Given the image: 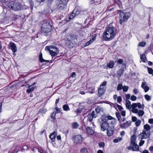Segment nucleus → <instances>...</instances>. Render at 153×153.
<instances>
[{"mask_svg": "<svg viewBox=\"0 0 153 153\" xmlns=\"http://www.w3.org/2000/svg\"><path fill=\"white\" fill-rule=\"evenodd\" d=\"M0 5L3 7L4 13L7 12L8 8L14 11H18L24 8L22 3L17 0L11 2L8 1V0H2L0 1Z\"/></svg>", "mask_w": 153, "mask_h": 153, "instance_id": "1", "label": "nucleus"}, {"mask_svg": "<svg viewBox=\"0 0 153 153\" xmlns=\"http://www.w3.org/2000/svg\"><path fill=\"white\" fill-rule=\"evenodd\" d=\"M114 27H108L102 33V39L103 41H108L112 40L115 36L114 30Z\"/></svg>", "mask_w": 153, "mask_h": 153, "instance_id": "2", "label": "nucleus"}, {"mask_svg": "<svg viewBox=\"0 0 153 153\" xmlns=\"http://www.w3.org/2000/svg\"><path fill=\"white\" fill-rule=\"evenodd\" d=\"M112 121H111L110 125L109 124V122H100V123L101 130L103 131L106 130L107 135L109 137L113 134L114 131V127L112 124Z\"/></svg>", "mask_w": 153, "mask_h": 153, "instance_id": "3", "label": "nucleus"}, {"mask_svg": "<svg viewBox=\"0 0 153 153\" xmlns=\"http://www.w3.org/2000/svg\"><path fill=\"white\" fill-rule=\"evenodd\" d=\"M51 25L50 21L48 20H45L41 27V31L44 33H47L51 30Z\"/></svg>", "mask_w": 153, "mask_h": 153, "instance_id": "4", "label": "nucleus"}, {"mask_svg": "<svg viewBox=\"0 0 153 153\" xmlns=\"http://www.w3.org/2000/svg\"><path fill=\"white\" fill-rule=\"evenodd\" d=\"M118 13L120 17V23L121 24L123 22L128 20L131 15L129 12L124 13L121 10H119Z\"/></svg>", "mask_w": 153, "mask_h": 153, "instance_id": "5", "label": "nucleus"}, {"mask_svg": "<svg viewBox=\"0 0 153 153\" xmlns=\"http://www.w3.org/2000/svg\"><path fill=\"white\" fill-rule=\"evenodd\" d=\"M68 0H58L56 3L57 9L59 10H64L66 7Z\"/></svg>", "mask_w": 153, "mask_h": 153, "instance_id": "6", "label": "nucleus"}, {"mask_svg": "<svg viewBox=\"0 0 153 153\" xmlns=\"http://www.w3.org/2000/svg\"><path fill=\"white\" fill-rule=\"evenodd\" d=\"M80 11L78 8H75L68 17L69 21H71V20L78 16L80 14Z\"/></svg>", "mask_w": 153, "mask_h": 153, "instance_id": "7", "label": "nucleus"}, {"mask_svg": "<svg viewBox=\"0 0 153 153\" xmlns=\"http://www.w3.org/2000/svg\"><path fill=\"white\" fill-rule=\"evenodd\" d=\"M76 39L75 35H70L68 36L66 38V44L67 45H69L71 44L74 43V40Z\"/></svg>", "mask_w": 153, "mask_h": 153, "instance_id": "8", "label": "nucleus"}, {"mask_svg": "<svg viewBox=\"0 0 153 153\" xmlns=\"http://www.w3.org/2000/svg\"><path fill=\"white\" fill-rule=\"evenodd\" d=\"M101 122L108 123V120H112L113 118L110 115L107 116L106 115L104 114L101 116Z\"/></svg>", "mask_w": 153, "mask_h": 153, "instance_id": "9", "label": "nucleus"}, {"mask_svg": "<svg viewBox=\"0 0 153 153\" xmlns=\"http://www.w3.org/2000/svg\"><path fill=\"white\" fill-rule=\"evenodd\" d=\"M150 134V131H143V132L141 133L140 135L141 136L142 140L144 139H146L148 138Z\"/></svg>", "mask_w": 153, "mask_h": 153, "instance_id": "10", "label": "nucleus"}, {"mask_svg": "<svg viewBox=\"0 0 153 153\" xmlns=\"http://www.w3.org/2000/svg\"><path fill=\"white\" fill-rule=\"evenodd\" d=\"M53 49L54 51L51 50L49 52L52 57L56 56L59 53V52L58 48L56 46H55V48H53Z\"/></svg>", "mask_w": 153, "mask_h": 153, "instance_id": "11", "label": "nucleus"}, {"mask_svg": "<svg viewBox=\"0 0 153 153\" xmlns=\"http://www.w3.org/2000/svg\"><path fill=\"white\" fill-rule=\"evenodd\" d=\"M74 141L76 143H79L82 142V137L81 135H77L73 137Z\"/></svg>", "mask_w": 153, "mask_h": 153, "instance_id": "12", "label": "nucleus"}, {"mask_svg": "<svg viewBox=\"0 0 153 153\" xmlns=\"http://www.w3.org/2000/svg\"><path fill=\"white\" fill-rule=\"evenodd\" d=\"M141 87L144 90L145 92H147L149 90V87L148 86L147 83L146 82H142Z\"/></svg>", "mask_w": 153, "mask_h": 153, "instance_id": "13", "label": "nucleus"}, {"mask_svg": "<svg viewBox=\"0 0 153 153\" xmlns=\"http://www.w3.org/2000/svg\"><path fill=\"white\" fill-rule=\"evenodd\" d=\"M131 121H126V123L120 124V127L123 129L126 128L131 125Z\"/></svg>", "mask_w": 153, "mask_h": 153, "instance_id": "14", "label": "nucleus"}, {"mask_svg": "<svg viewBox=\"0 0 153 153\" xmlns=\"http://www.w3.org/2000/svg\"><path fill=\"white\" fill-rule=\"evenodd\" d=\"M96 34H94L92 35V38L88 42L85 43V46L89 45L90 44L92 43L95 40V38L97 36Z\"/></svg>", "mask_w": 153, "mask_h": 153, "instance_id": "15", "label": "nucleus"}, {"mask_svg": "<svg viewBox=\"0 0 153 153\" xmlns=\"http://www.w3.org/2000/svg\"><path fill=\"white\" fill-rule=\"evenodd\" d=\"M106 90V88L105 87H100L98 89V94L99 97H101L104 94Z\"/></svg>", "mask_w": 153, "mask_h": 153, "instance_id": "16", "label": "nucleus"}, {"mask_svg": "<svg viewBox=\"0 0 153 153\" xmlns=\"http://www.w3.org/2000/svg\"><path fill=\"white\" fill-rule=\"evenodd\" d=\"M26 87L27 88H28L26 90V92L28 94H29L31 92L33 91L35 89V88L36 87V86L35 87H32V86L30 85H29V84H27V85H26Z\"/></svg>", "mask_w": 153, "mask_h": 153, "instance_id": "17", "label": "nucleus"}, {"mask_svg": "<svg viewBox=\"0 0 153 153\" xmlns=\"http://www.w3.org/2000/svg\"><path fill=\"white\" fill-rule=\"evenodd\" d=\"M86 130L87 133L88 134L92 135L94 134V132L92 127L87 126L86 128Z\"/></svg>", "mask_w": 153, "mask_h": 153, "instance_id": "18", "label": "nucleus"}, {"mask_svg": "<svg viewBox=\"0 0 153 153\" xmlns=\"http://www.w3.org/2000/svg\"><path fill=\"white\" fill-rule=\"evenodd\" d=\"M10 48L13 52V54L15 55V53L17 50V48L16 45L14 43H13L10 45Z\"/></svg>", "mask_w": 153, "mask_h": 153, "instance_id": "19", "label": "nucleus"}, {"mask_svg": "<svg viewBox=\"0 0 153 153\" xmlns=\"http://www.w3.org/2000/svg\"><path fill=\"white\" fill-rule=\"evenodd\" d=\"M56 134L55 132H53L50 134L49 137L52 142L54 141L56 137Z\"/></svg>", "mask_w": 153, "mask_h": 153, "instance_id": "20", "label": "nucleus"}, {"mask_svg": "<svg viewBox=\"0 0 153 153\" xmlns=\"http://www.w3.org/2000/svg\"><path fill=\"white\" fill-rule=\"evenodd\" d=\"M39 60L41 63L43 62H49V60L44 59L42 57V53L40 52L39 56Z\"/></svg>", "mask_w": 153, "mask_h": 153, "instance_id": "21", "label": "nucleus"}, {"mask_svg": "<svg viewBox=\"0 0 153 153\" xmlns=\"http://www.w3.org/2000/svg\"><path fill=\"white\" fill-rule=\"evenodd\" d=\"M95 111L97 113H100L101 112L103 111V108L101 106H97L95 108Z\"/></svg>", "mask_w": 153, "mask_h": 153, "instance_id": "22", "label": "nucleus"}, {"mask_svg": "<svg viewBox=\"0 0 153 153\" xmlns=\"http://www.w3.org/2000/svg\"><path fill=\"white\" fill-rule=\"evenodd\" d=\"M126 108L128 109H130L131 108V102L128 100H126Z\"/></svg>", "mask_w": 153, "mask_h": 153, "instance_id": "23", "label": "nucleus"}, {"mask_svg": "<svg viewBox=\"0 0 153 153\" xmlns=\"http://www.w3.org/2000/svg\"><path fill=\"white\" fill-rule=\"evenodd\" d=\"M136 136L134 135H133L131 138L130 143L131 146L135 145V141L136 139Z\"/></svg>", "mask_w": 153, "mask_h": 153, "instance_id": "24", "label": "nucleus"}, {"mask_svg": "<svg viewBox=\"0 0 153 153\" xmlns=\"http://www.w3.org/2000/svg\"><path fill=\"white\" fill-rule=\"evenodd\" d=\"M144 130L143 131H150V130L151 128L150 126L148 124H146L144 126H143Z\"/></svg>", "mask_w": 153, "mask_h": 153, "instance_id": "25", "label": "nucleus"}, {"mask_svg": "<svg viewBox=\"0 0 153 153\" xmlns=\"http://www.w3.org/2000/svg\"><path fill=\"white\" fill-rule=\"evenodd\" d=\"M114 62L113 61H111L108 64H107V66L108 68H112L114 67Z\"/></svg>", "mask_w": 153, "mask_h": 153, "instance_id": "26", "label": "nucleus"}, {"mask_svg": "<svg viewBox=\"0 0 153 153\" xmlns=\"http://www.w3.org/2000/svg\"><path fill=\"white\" fill-rule=\"evenodd\" d=\"M135 144L133 145V147H132V151H138L139 150V146L137 144L135 143Z\"/></svg>", "mask_w": 153, "mask_h": 153, "instance_id": "27", "label": "nucleus"}, {"mask_svg": "<svg viewBox=\"0 0 153 153\" xmlns=\"http://www.w3.org/2000/svg\"><path fill=\"white\" fill-rule=\"evenodd\" d=\"M124 71L122 70V69H120L117 71V74L119 77H120L123 74Z\"/></svg>", "mask_w": 153, "mask_h": 153, "instance_id": "28", "label": "nucleus"}, {"mask_svg": "<svg viewBox=\"0 0 153 153\" xmlns=\"http://www.w3.org/2000/svg\"><path fill=\"white\" fill-rule=\"evenodd\" d=\"M63 110L65 111H69L70 110V108L68 105L65 104L62 106Z\"/></svg>", "mask_w": 153, "mask_h": 153, "instance_id": "29", "label": "nucleus"}, {"mask_svg": "<svg viewBox=\"0 0 153 153\" xmlns=\"http://www.w3.org/2000/svg\"><path fill=\"white\" fill-rule=\"evenodd\" d=\"M55 46L53 45H50V46H46L45 47V49L46 50L49 51V52H50V51H51V49H53V48H55Z\"/></svg>", "mask_w": 153, "mask_h": 153, "instance_id": "30", "label": "nucleus"}, {"mask_svg": "<svg viewBox=\"0 0 153 153\" xmlns=\"http://www.w3.org/2000/svg\"><path fill=\"white\" fill-rule=\"evenodd\" d=\"M79 126V125L77 122H74L72 124V127L74 129L77 128Z\"/></svg>", "mask_w": 153, "mask_h": 153, "instance_id": "31", "label": "nucleus"}, {"mask_svg": "<svg viewBox=\"0 0 153 153\" xmlns=\"http://www.w3.org/2000/svg\"><path fill=\"white\" fill-rule=\"evenodd\" d=\"M140 58L142 61L143 62H145L147 60L145 56H144L143 54H141L140 55Z\"/></svg>", "mask_w": 153, "mask_h": 153, "instance_id": "32", "label": "nucleus"}, {"mask_svg": "<svg viewBox=\"0 0 153 153\" xmlns=\"http://www.w3.org/2000/svg\"><path fill=\"white\" fill-rule=\"evenodd\" d=\"M122 140V137H119L117 138L114 139L113 140V142L114 143H117L118 142H120Z\"/></svg>", "mask_w": 153, "mask_h": 153, "instance_id": "33", "label": "nucleus"}, {"mask_svg": "<svg viewBox=\"0 0 153 153\" xmlns=\"http://www.w3.org/2000/svg\"><path fill=\"white\" fill-rule=\"evenodd\" d=\"M97 114L96 112H95V111L93 110L92 111V112L91 114H90V115H91V116L93 117L94 118H95L97 117Z\"/></svg>", "mask_w": 153, "mask_h": 153, "instance_id": "34", "label": "nucleus"}, {"mask_svg": "<svg viewBox=\"0 0 153 153\" xmlns=\"http://www.w3.org/2000/svg\"><path fill=\"white\" fill-rule=\"evenodd\" d=\"M137 114L139 117H141L143 116L144 115V112L143 110H139V111H138Z\"/></svg>", "mask_w": 153, "mask_h": 153, "instance_id": "35", "label": "nucleus"}, {"mask_svg": "<svg viewBox=\"0 0 153 153\" xmlns=\"http://www.w3.org/2000/svg\"><path fill=\"white\" fill-rule=\"evenodd\" d=\"M88 120L89 122H91L94 118L93 117L91 116V115L90 114H88Z\"/></svg>", "mask_w": 153, "mask_h": 153, "instance_id": "36", "label": "nucleus"}, {"mask_svg": "<svg viewBox=\"0 0 153 153\" xmlns=\"http://www.w3.org/2000/svg\"><path fill=\"white\" fill-rule=\"evenodd\" d=\"M123 86L122 84H118L117 85V90L118 91L121 90L123 89Z\"/></svg>", "mask_w": 153, "mask_h": 153, "instance_id": "37", "label": "nucleus"}, {"mask_svg": "<svg viewBox=\"0 0 153 153\" xmlns=\"http://www.w3.org/2000/svg\"><path fill=\"white\" fill-rule=\"evenodd\" d=\"M115 114L118 121L120 122L121 116L119 113L118 112H116Z\"/></svg>", "mask_w": 153, "mask_h": 153, "instance_id": "38", "label": "nucleus"}, {"mask_svg": "<svg viewBox=\"0 0 153 153\" xmlns=\"http://www.w3.org/2000/svg\"><path fill=\"white\" fill-rule=\"evenodd\" d=\"M28 2L29 3L30 6H31V8L32 9H33V7L34 6V3L33 2V1L32 0H28Z\"/></svg>", "mask_w": 153, "mask_h": 153, "instance_id": "39", "label": "nucleus"}, {"mask_svg": "<svg viewBox=\"0 0 153 153\" xmlns=\"http://www.w3.org/2000/svg\"><path fill=\"white\" fill-rule=\"evenodd\" d=\"M144 97L146 100L147 101H150L151 100V97L149 95L146 94L144 96Z\"/></svg>", "mask_w": 153, "mask_h": 153, "instance_id": "40", "label": "nucleus"}, {"mask_svg": "<svg viewBox=\"0 0 153 153\" xmlns=\"http://www.w3.org/2000/svg\"><path fill=\"white\" fill-rule=\"evenodd\" d=\"M128 89V87L126 85H124L123 87V91L124 92H127Z\"/></svg>", "mask_w": 153, "mask_h": 153, "instance_id": "41", "label": "nucleus"}, {"mask_svg": "<svg viewBox=\"0 0 153 153\" xmlns=\"http://www.w3.org/2000/svg\"><path fill=\"white\" fill-rule=\"evenodd\" d=\"M141 123V121L140 120H138L135 122V124L136 126H139Z\"/></svg>", "mask_w": 153, "mask_h": 153, "instance_id": "42", "label": "nucleus"}, {"mask_svg": "<svg viewBox=\"0 0 153 153\" xmlns=\"http://www.w3.org/2000/svg\"><path fill=\"white\" fill-rule=\"evenodd\" d=\"M146 45V42H139V44H138V46H141L142 47H144Z\"/></svg>", "mask_w": 153, "mask_h": 153, "instance_id": "43", "label": "nucleus"}, {"mask_svg": "<svg viewBox=\"0 0 153 153\" xmlns=\"http://www.w3.org/2000/svg\"><path fill=\"white\" fill-rule=\"evenodd\" d=\"M121 69H122V70L123 71H125L126 69V65L125 64L122 63L121 66Z\"/></svg>", "mask_w": 153, "mask_h": 153, "instance_id": "44", "label": "nucleus"}, {"mask_svg": "<svg viewBox=\"0 0 153 153\" xmlns=\"http://www.w3.org/2000/svg\"><path fill=\"white\" fill-rule=\"evenodd\" d=\"M105 146V143L103 142H101L99 143V146L100 147H104Z\"/></svg>", "mask_w": 153, "mask_h": 153, "instance_id": "45", "label": "nucleus"}, {"mask_svg": "<svg viewBox=\"0 0 153 153\" xmlns=\"http://www.w3.org/2000/svg\"><path fill=\"white\" fill-rule=\"evenodd\" d=\"M148 71L149 73L150 74H152L153 73V69L151 68L148 67Z\"/></svg>", "mask_w": 153, "mask_h": 153, "instance_id": "46", "label": "nucleus"}, {"mask_svg": "<svg viewBox=\"0 0 153 153\" xmlns=\"http://www.w3.org/2000/svg\"><path fill=\"white\" fill-rule=\"evenodd\" d=\"M55 115L56 113L53 112L51 115V118L53 120H55L56 118Z\"/></svg>", "mask_w": 153, "mask_h": 153, "instance_id": "47", "label": "nucleus"}, {"mask_svg": "<svg viewBox=\"0 0 153 153\" xmlns=\"http://www.w3.org/2000/svg\"><path fill=\"white\" fill-rule=\"evenodd\" d=\"M81 153H88L86 149H82L80 151Z\"/></svg>", "mask_w": 153, "mask_h": 153, "instance_id": "48", "label": "nucleus"}, {"mask_svg": "<svg viewBox=\"0 0 153 153\" xmlns=\"http://www.w3.org/2000/svg\"><path fill=\"white\" fill-rule=\"evenodd\" d=\"M137 99V97L134 95H132L131 97V100L132 101H134Z\"/></svg>", "mask_w": 153, "mask_h": 153, "instance_id": "49", "label": "nucleus"}, {"mask_svg": "<svg viewBox=\"0 0 153 153\" xmlns=\"http://www.w3.org/2000/svg\"><path fill=\"white\" fill-rule=\"evenodd\" d=\"M138 110L137 108L132 109V112L133 113L137 114L138 113Z\"/></svg>", "mask_w": 153, "mask_h": 153, "instance_id": "50", "label": "nucleus"}, {"mask_svg": "<svg viewBox=\"0 0 153 153\" xmlns=\"http://www.w3.org/2000/svg\"><path fill=\"white\" fill-rule=\"evenodd\" d=\"M107 82L106 81H103L100 85V87H102V86H104L106 85Z\"/></svg>", "mask_w": 153, "mask_h": 153, "instance_id": "51", "label": "nucleus"}, {"mask_svg": "<svg viewBox=\"0 0 153 153\" xmlns=\"http://www.w3.org/2000/svg\"><path fill=\"white\" fill-rule=\"evenodd\" d=\"M144 140H142L141 138V140L139 143V145L140 146H142L144 144Z\"/></svg>", "mask_w": 153, "mask_h": 153, "instance_id": "52", "label": "nucleus"}, {"mask_svg": "<svg viewBox=\"0 0 153 153\" xmlns=\"http://www.w3.org/2000/svg\"><path fill=\"white\" fill-rule=\"evenodd\" d=\"M117 105L120 111H121L123 109V108L121 105L118 104H117Z\"/></svg>", "mask_w": 153, "mask_h": 153, "instance_id": "53", "label": "nucleus"}, {"mask_svg": "<svg viewBox=\"0 0 153 153\" xmlns=\"http://www.w3.org/2000/svg\"><path fill=\"white\" fill-rule=\"evenodd\" d=\"M55 113H59L60 111V109L57 107H55Z\"/></svg>", "mask_w": 153, "mask_h": 153, "instance_id": "54", "label": "nucleus"}, {"mask_svg": "<svg viewBox=\"0 0 153 153\" xmlns=\"http://www.w3.org/2000/svg\"><path fill=\"white\" fill-rule=\"evenodd\" d=\"M131 119H132V121L133 122H135L137 121V118L135 116H132V117Z\"/></svg>", "mask_w": 153, "mask_h": 153, "instance_id": "55", "label": "nucleus"}, {"mask_svg": "<svg viewBox=\"0 0 153 153\" xmlns=\"http://www.w3.org/2000/svg\"><path fill=\"white\" fill-rule=\"evenodd\" d=\"M131 107L132 109L135 108L137 107V103H133L131 105Z\"/></svg>", "mask_w": 153, "mask_h": 153, "instance_id": "56", "label": "nucleus"}, {"mask_svg": "<svg viewBox=\"0 0 153 153\" xmlns=\"http://www.w3.org/2000/svg\"><path fill=\"white\" fill-rule=\"evenodd\" d=\"M122 97L121 96H119L117 98V102L120 103L122 101Z\"/></svg>", "mask_w": 153, "mask_h": 153, "instance_id": "57", "label": "nucleus"}, {"mask_svg": "<svg viewBox=\"0 0 153 153\" xmlns=\"http://www.w3.org/2000/svg\"><path fill=\"white\" fill-rule=\"evenodd\" d=\"M120 114L122 116H125L126 111H121L120 112Z\"/></svg>", "mask_w": 153, "mask_h": 153, "instance_id": "58", "label": "nucleus"}, {"mask_svg": "<svg viewBox=\"0 0 153 153\" xmlns=\"http://www.w3.org/2000/svg\"><path fill=\"white\" fill-rule=\"evenodd\" d=\"M137 107L139 108H141V105L140 102H138L137 103Z\"/></svg>", "mask_w": 153, "mask_h": 153, "instance_id": "59", "label": "nucleus"}, {"mask_svg": "<svg viewBox=\"0 0 153 153\" xmlns=\"http://www.w3.org/2000/svg\"><path fill=\"white\" fill-rule=\"evenodd\" d=\"M148 122L150 124H153V119H152V118L149 119V120Z\"/></svg>", "mask_w": 153, "mask_h": 153, "instance_id": "60", "label": "nucleus"}, {"mask_svg": "<svg viewBox=\"0 0 153 153\" xmlns=\"http://www.w3.org/2000/svg\"><path fill=\"white\" fill-rule=\"evenodd\" d=\"M71 76V77H73V78L75 77L76 76V74L74 72H73L72 73Z\"/></svg>", "mask_w": 153, "mask_h": 153, "instance_id": "61", "label": "nucleus"}, {"mask_svg": "<svg viewBox=\"0 0 153 153\" xmlns=\"http://www.w3.org/2000/svg\"><path fill=\"white\" fill-rule=\"evenodd\" d=\"M125 97L127 99L126 100H128L130 98V96L129 94H127L125 95Z\"/></svg>", "mask_w": 153, "mask_h": 153, "instance_id": "62", "label": "nucleus"}, {"mask_svg": "<svg viewBox=\"0 0 153 153\" xmlns=\"http://www.w3.org/2000/svg\"><path fill=\"white\" fill-rule=\"evenodd\" d=\"M38 149V151L40 153H44L43 151L41 149H39V148H37Z\"/></svg>", "mask_w": 153, "mask_h": 153, "instance_id": "63", "label": "nucleus"}, {"mask_svg": "<svg viewBox=\"0 0 153 153\" xmlns=\"http://www.w3.org/2000/svg\"><path fill=\"white\" fill-rule=\"evenodd\" d=\"M123 62V60L122 59H119L118 60L117 62L119 64H122Z\"/></svg>", "mask_w": 153, "mask_h": 153, "instance_id": "64", "label": "nucleus"}]
</instances>
